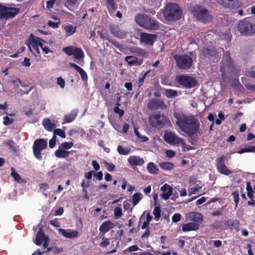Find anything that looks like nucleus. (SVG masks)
Here are the masks:
<instances>
[{"label": "nucleus", "instance_id": "nucleus-60", "mask_svg": "<svg viewBox=\"0 0 255 255\" xmlns=\"http://www.w3.org/2000/svg\"><path fill=\"white\" fill-rule=\"evenodd\" d=\"M146 54V52L145 51V50L138 47L136 54L141 56H145Z\"/></svg>", "mask_w": 255, "mask_h": 255}, {"label": "nucleus", "instance_id": "nucleus-54", "mask_svg": "<svg viewBox=\"0 0 255 255\" xmlns=\"http://www.w3.org/2000/svg\"><path fill=\"white\" fill-rule=\"evenodd\" d=\"M114 112L119 114L120 117H122L124 114V111L120 109L118 107H115L114 109Z\"/></svg>", "mask_w": 255, "mask_h": 255}, {"label": "nucleus", "instance_id": "nucleus-16", "mask_svg": "<svg viewBox=\"0 0 255 255\" xmlns=\"http://www.w3.org/2000/svg\"><path fill=\"white\" fill-rule=\"evenodd\" d=\"M128 162L130 166H141L144 164V159L139 156L130 155L128 158Z\"/></svg>", "mask_w": 255, "mask_h": 255}, {"label": "nucleus", "instance_id": "nucleus-22", "mask_svg": "<svg viewBox=\"0 0 255 255\" xmlns=\"http://www.w3.org/2000/svg\"><path fill=\"white\" fill-rule=\"evenodd\" d=\"M125 61L129 66L140 65L142 63V60H139L133 56H128L125 57Z\"/></svg>", "mask_w": 255, "mask_h": 255}, {"label": "nucleus", "instance_id": "nucleus-4", "mask_svg": "<svg viewBox=\"0 0 255 255\" xmlns=\"http://www.w3.org/2000/svg\"><path fill=\"white\" fill-rule=\"evenodd\" d=\"M193 14L197 20L203 23L209 22L212 19V16L208 10L201 6L194 7Z\"/></svg>", "mask_w": 255, "mask_h": 255}, {"label": "nucleus", "instance_id": "nucleus-25", "mask_svg": "<svg viewBox=\"0 0 255 255\" xmlns=\"http://www.w3.org/2000/svg\"><path fill=\"white\" fill-rule=\"evenodd\" d=\"M47 237H45L44 232L41 229H40L37 233L35 243L39 246L42 244L43 241H44Z\"/></svg>", "mask_w": 255, "mask_h": 255}, {"label": "nucleus", "instance_id": "nucleus-29", "mask_svg": "<svg viewBox=\"0 0 255 255\" xmlns=\"http://www.w3.org/2000/svg\"><path fill=\"white\" fill-rule=\"evenodd\" d=\"M65 6L69 10L73 11L78 6V0H66Z\"/></svg>", "mask_w": 255, "mask_h": 255}, {"label": "nucleus", "instance_id": "nucleus-15", "mask_svg": "<svg viewBox=\"0 0 255 255\" xmlns=\"http://www.w3.org/2000/svg\"><path fill=\"white\" fill-rule=\"evenodd\" d=\"M147 106L151 110H155L158 109H165L166 108V106L165 105L163 101L155 99L149 101Z\"/></svg>", "mask_w": 255, "mask_h": 255}, {"label": "nucleus", "instance_id": "nucleus-31", "mask_svg": "<svg viewBox=\"0 0 255 255\" xmlns=\"http://www.w3.org/2000/svg\"><path fill=\"white\" fill-rule=\"evenodd\" d=\"M130 150L131 149L130 147H124L121 145H119L117 148V151L118 153L121 155H128L130 152Z\"/></svg>", "mask_w": 255, "mask_h": 255}, {"label": "nucleus", "instance_id": "nucleus-1", "mask_svg": "<svg viewBox=\"0 0 255 255\" xmlns=\"http://www.w3.org/2000/svg\"><path fill=\"white\" fill-rule=\"evenodd\" d=\"M176 124L179 128L189 136L199 133L200 123L194 116L178 112L174 114Z\"/></svg>", "mask_w": 255, "mask_h": 255}, {"label": "nucleus", "instance_id": "nucleus-43", "mask_svg": "<svg viewBox=\"0 0 255 255\" xmlns=\"http://www.w3.org/2000/svg\"><path fill=\"white\" fill-rule=\"evenodd\" d=\"M234 201L235 203V207H237L239 201V193L237 191H235L232 193Z\"/></svg>", "mask_w": 255, "mask_h": 255}, {"label": "nucleus", "instance_id": "nucleus-27", "mask_svg": "<svg viewBox=\"0 0 255 255\" xmlns=\"http://www.w3.org/2000/svg\"><path fill=\"white\" fill-rule=\"evenodd\" d=\"M42 125L45 129L48 131H52L55 128V124L52 123L51 121L47 118L43 119Z\"/></svg>", "mask_w": 255, "mask_h": 255}, {"label": "nucleus", "instance_id": "nucleus-20", "mask_svg": "<svg viewBox=\"0 0 255 255\" xmlns=\"http://www.w3.org/2000/svg\"><path fill=\"white\" fill-rule=\"evenodd\" d=\"M58 232L64 237L70 239L76 238L78 235V232L77 231H71L70 230L59 229Z\"/></svg>", "mask_w": 255, "mask_h": 255}, {"label": "nucleus", "instance_id": "nucleus-40", "mask_svg": "<svg viewBox=\"0 0 255 255\" xmlns=\"http://www.w3.org/2000/svg\"><path fill=\"white\" fill-rule=\"evenodd\" d=\"M153 214L155 217V219L156 221H159V218L160 217V209L159 206L155 207Z\"/></svg>", "mask_w": 255, "mask_h": 255}, {"label": "nucleus", "instance_id": "nucleus-13", "mask_svg": "<svg viewBox=\"0 0 255 255\" xmlns=\"http://www.w3.org/2000/svg\"><path fill=\"white\" fill-rule=\"evenodd\" d=\"M225 157L221 156L217 159V167L218 171L223 174L229 175L231 171L225 165Z\"/></svg>", "mask_w": 255, "mask_h": 255}, {"label": "nucleus", "instance_id": "nucleus-5", "mask_svg": "<svg viewBox=\"0 0 255 255\" xmlns=\"http://www.w3.org/2000/svg\"><path fill=\"white\" fill-rule=\"evenodd\" d=\"M174 59L176 61L177 66L180 69H188L192 65L193 59L187 55H175Z\"/></svg>", "mask_w": 255, "mask_h": 255}, {"label": "nucleus", "instance_id": "nucleus-64", "mask_svg": "<svg viewBox=\"0 0 255 255\" xmlns=\"http://www.w3.org/2000/svg\"><path fill=\"white\" fill-rule=\"evenodd\" d=\"M22 65L25 67H29L30 65V59L28 58H25L22 62Z\"/></svg>", "mask_w": 255, "mask_h": 255}, {"label": "nucleus", "instance_id": "nucleus-59", "mask_svg": "<svg viewBox=\"0 0 255 255\" xmlns=\"http://www.w3.org/2000/svg\"><path fill=\"white\" fill-rule=\"evenodd\" d=\"M70 67H72L73 68H74L78 73L79 72H80V71L82 70V68H81L80 66H79L78 65H76V64L75 63H70L69 64Z\"/></svg>", "mask_w": 255, "mask_h": 255}, {"label": "nucleus", "instance_id": "nucleus-7", "mask_svg": "<svg viewBox=\"0 0 255 255\" xmlns=\"http://www.w3.org/2000/svg\"><path fill=\"white\" fill-rule=\"evenodd\" d=\"M41 42H44V40L39 37L34 36L32 34H30L28 46L29 50L35 56L40 53L38 46L40 47L41 45Z\"/></svg>", "mask_w": 255, "mask_h": 255}, {"label": "nucleus", "instance_id": "nucleus-57", "mask_svg": "<svg viewBox=\"0 0 255 255\" xmlns=\"http://www.w3.org/2000/svg\"><path fill=\"white\" fill-rule=\"evenodd\" d=\"M138 250V247L136 245H133L128 247L126 250L125 251V252H126V251H128V252H132L136 251Z\"/></svg>", "mask_w": 255, "mask_h": 255}, {"label": "nucleus", "instance_id": "nucleus-36", "mask_svg": "<svg viewBox=\"0 0 255 255\" xmlns=\"http://www.w3.org/2000/svg\"><path fill=\"white\" fill-rule=\"evenodd\" d=\"M165 94L168 98H174L177 96V92L172 89H165Z\"/></svg>", "mask_w": 255, "mask_h": 255}, {"label": "nucleus", "instance_id": "nucleus-39", "mask_svg": "<svg viewBox=\"0 0 255 255\" xmlns=\"http://www.w3.org/2000/svg\"><path fill=\"white\" fill-rule=\"evenodd\" d=\"M11 175L16 181L20 182L21 177L13 167H11Z\"/></svg>", "mask_w": 255, "mask_h": 255}, {"label": "nucleus", "instance_id": "nucleus-24", "mask_svg": "<svg viewBox=\"0 0 255 255\" xmlns=\"http://www.w3.org/2000/svg\"><path fill=\"white\" fill-rule=\"evenodd\" d=\"M199 228L198 225L194 222H190L185 224L182 226V229L184 232L195 231Z\"/></svg>", "mask_w": 255, "mask_h": 255}, {"label": "nucleus", "instance_id": "nucleus-11", "mask_svg": "<svg viewBox=\"0 0 255 255\" xmlns=\"http://www.w3.org/2000/svg\"><path fill=\"white\" fill-rule=\"evenodd\" d=\"M164 139L169 144L174 145L184 144L183 140L172 132H166L164 135Z\"/></svg>", "mask_w": 255, "mask_h": 255}, {"label": "nucleus", "instance_id": "nucleus-8", "mask_svg": "<svg viewBox=\"0 0 255 255\" xmlns=\"http://www.w3.org/2000/svg\"><path fill=\"white\" fill-rule=\"evenodd\" d=\"M47 146V140L43 139H36L33 145V151L34 156L39 160L42 159L41 152Z\"/></svg>", "mask_w": 255, "mask_h": 255}, {"label": "nucleus", "instance_id": "nucleus-10", "mask_svg": "<svg viewBox=\"0 0 255 255\" xmlns=\"http://www.w3.org/2000/svg\"><path fill=\"white\" fill-rule=\"evenodd\" d=\"M177 82L186 88H191L196 85L195 78L185 75H181L176 77Z\"/></svg>", "mask_w": 255, "mask_h": 255}, {"label": "nucleus", "instance_id": "nucleus-55", "mask_svg": "<svg viewBox=\"0 0 255 255\" xmlns=\"http://www.w3.org/2000/svg\"><path fill=\"white\" fill-rule=\"evenodd\" d=\"M49 147L51 148H53L56 144V136L53 135V137L49 140Z\"/></svg>", "mask_w": 255, "mask_h": 255}, {"label": "nucleus", "instance_id": "nucleus-61", "mask_svg": "<svg viewBox=\"0 0 255 255\" xmlns=\"http://www.w3.org/2000/svg\"><path fill=\"white\" fill-rule=\"evenodd\" d=\"M13 83H19V85L22 87H25L26 86V84L21 80H20L18 78H15L12 81Z\"/></svg>", "mask_w": 255, "mask_h": 255}, {"label": "nucleus", "instance_id": "nucleus-63", "mask_svg": "<svg viewBox=\"0 0 255 255\" xmlns=\"http://www.w3.org/2000/svg\"><path fill=\"white\" fill-rule=\"evenodd\" d=\"M166 155L167 157L171 158L175 155V152L172 150H167L166 151Z\"/></svg>", "mask_w": 255, "mask_h": 255}, {"label": "nucleus", "instance_id": "nucleus-42", "mask_svg": "<svg viewBox=\"0 0 255 255\" xmlns=\"http://www.w3.org/2000/svg\"><path fill=\"white\" fill-rule=\"evenodd\" d=\"M63 251V249L62 248H58L57 247H53L52 248H48L46 252H52L54 253L58 254L61 253Z\"/></svg>", "mask_w": 255, "mask_h": 255}, {"label": "nucleus", "instance_id": "nucleus-26", "mask_svg": "<svg viewBox=\"0 0 255 255\" xmlns=\"http://www.w3.org/2000/svg\"><path fill=\"white\" fill-rule=\"evenodd\" d=\"M202 186L203 184L200 181H196L194 185H191L190 194H194L199 192L202 188Z\"/></svg>", "mask_w": 255, "mask_h": 255}, {"label": "nucleus", "instance_id": "nucleus-41", "mask_svg": "<svg viewBox=\"0 0 255 255\" xmlns=\"http://www.w3.org/2000/svg\"><path fill=\"white\" fill-rule=\"evenodd\" d=\"M75 47L72 46H68L66 47H64L63 49V51L66 53L68 55H71L73 54L74 51L75 50Z\"/></svg>", "mask_w": 255, "mask_h": 255}, {"label": "nucleus", "instance_id": "nucleus-47", "mask_svg": "<svg viewBox=\"0 0 255 255\" xmlns=\"http://www.w3.org/2000/svg\"><path fill=\"white\" fill-rule=\"evenodd\" d=\"M73 143L72 142H64L61 144L60 147L63 149H69L73 146Z\"/></svg>", "mask_w": 255, "mask_h": 255}, {"label": "nucleus", "instance_id": "nucleus-45", "mask_svg": "<svg viewBox=\"0 0 255 255\" xmlns=\"http://www.w3.org/2000/svg\"><path fill=\"white\" fill-rule=\"evenodd\" d=\"M104 164L107 169L109 171H112L114 170L115 166L112 163H109L106 161H104Z\"/></svg>", "mask_w": 255, "mask_h": 255}, {"label": "nucleus", "instance_id": "nucleus-56", "mask_svg": "<svg viewBox=\"0 0 255 255\" xmlns=\"http://www.w3.org/2000/svg\"><path fill=\"white\" fill-rule=\"evenodd\" d=\"M113 43L114 44V46L119 48L121 52L124 51L125 46L124 45H121L117 41H113Z\"/></svg>", "mask_w": 255, "mask_h": 255}, {"label": "nucleus", "instance_id": "nucleus-12", "mask_svg": "<svg viewBox=\"0 0 255 255\" xmlns=\"http://www.w3.org/2000/svg\"><path fill=\"white\" fill-rule=\"evenodd\" d=\"M0 17L5 19L11 18L14 17L19 10L17 8L2 6Z\"/></svg>", "mask_w": 255, "mask_h": 255}, {"label": "nucleus", "instance_id": "nucleus-30", "mask_svg": "<svg viewBox=\"0 0 255 255\" xmlns=\"http://www.w3.org/2000/svg\"><path fill=\"white\" fill-rule=\"evenodd\" d=\"M217 2L227 7L234 6L235 0H216Z\"/></svg>", "mask_w": 255, "mask_h": 255}, {"label": "nucleus", "instance_id": "nucleus-52", "mask_svg": "<svg viewBox=\"0 0 255 255\" xmlns=\"http://www.w3.org/2000/svg\"><path fill=\"white\" fill-rule=\"evenodd\" d=\"M181 219V215L179 213L174 214L172 217V220L173 222L176 223L179 222Z\"/></svg>", "mask_w": 255, "mask_h": 255}, {"label": "nucleus", "instance_id": "nucleus-23", "mask_svg": "<svg viewBox=\"0 0 255 255\" xmlns=\"http://www.w3.org/2000/svg\"><path fill=\"white\" fill-rule=\"evenodd\" d=\"M78 111L77 110H72L70 113L65 115L64 121L65 122L63 123H71L73 122L76 118Z\"/></svg>", "mask_w": 255, "mask_h": 255}, {"label": "nucleus", "instance_id": "nucleus-49", "mask_svg": "<svg viewBox=\"0 0 255 255\" xmlns=\"http://www.w3.org/2000/svg\"><path fill=\"white\" fill-rule=\"evenodd\" d=\"M134 133L141 141H145L148 140V138L146 136L140 135L136 129H134Z\"/></svg>", "mask_w": 255, "mask_h": 255}, {"label": "nucleus", "instance_id": "nucleus-34", "mask_svg": "<svg viewBox=\"0 0 255 255\" xmlns=\"http://www.w3.org/2000/svg\"><path fill=\"white\" fill-rule=\"evenodd\" d=\"M73 55H74V57L76 59L83 58L84 56V54L81 48L76 47Z\"/></svg>", "mask_w": 255, "mask_h": 255}, {"label": "nucleus", "instance_id": "nucleus-32", "mask_svg": "<svg viewBox=\"0 0 255 255\" xmlns=\"http://www.w3.org/2000/svg\"><path fill=\"white\" fill-rule=\"evenodd\" d=\"M64 30L66 32V36H69L73 34L74 33H75L76 31V28L72 25L68 24L65 26Z\"/></svg>", "mask_w": 255, "mask_h": 255}, {"label": "nucleus", "instance_id": "nucleus-58", "mask_svg": "<svg viewBox=\"0 0 255 255\" xmlns=\"http://www.w3.org/2000/svg\"><path fill=\"white\" fill-rule=\"evenodd\" d=\"M44 42H45L44 41ZM40 47L42 49V51L46 54H47L49 52H52V51H50L47 46L43 45V42H41V45H40Z\"/></svg>", "mask_w": 255, "mask_h": 255}, {"label": "nucleus", "instance_id": "nucleus-35", "mask_svg": "<svg viewBox=\"0 0 255 255\" xmlns=\"http://www.w3.org/2000/svg\"><path fill=\"white\" fill-rule=\"evenodd\" d=\"M160 168L165 170H171L173 169L174 167V165L172 163L170 162H162L159 165Z\"/></svg>", "mask_w": 255, "mask_h": 255}, {"label": "nucleus", "instance_id": "nucleus-48", "mask_svg": "<svg viewBox=\"0 0 255 255\" xmlns=\"http://www.w3.org/2000/svg\"><path fill=\"white\" fill-rule=\"evenodd\" d=\"M54 135H58L62 138L65 137V134L64 131L59 128L56 129L54 131Z\"/></svg>", "mask_w": 255, "mask_h": 255}, {"label": "nucleus", "instance_id": "nucleus-28", "mask_svg": "<svg viewBox=\"0 0 255 255\" xmlns=\"http://www.w3.org/2000/svg\"><path fill=\"white\" fill-rule=\"evenodd\" d=\"M69 154L70 151L65 150L60 147L55 152V156L58 158H65L68 156Z\"/></svg>", "mask_w": 255, "mask_h": 255}, {"label": "nucleus", "instance_id": "nucleus-6", "mask_svg": "<svg viewBox=\"0 0 255 255\" xmlns=\"http://www.w3.org/2000/svg\"><path fill=\"white\" fill-rule=\"evenodd\" d=\"M151 125L154 127L161 128L163 126H170L169 119L163 115L156 114L149 118Z\"/></svg>", "mask_w": 255, "mask_h": 255}, {"label": "nucleus", "instance_id": "nucleus-21", "mask_svg": "<svg viewBox=\"0 0 255 255\" xmlns=\"http://www.w3.org/2000/svg\"><path fill=\"white\" fill-rule=\"evenodd\" d=\"M114 227V224L112 221L108 220L102 224L99 228V231L101 232L106 233Z\"/></svg>", "mask_w": 255, "mask_h": 255}, {"label": "nucleus", "instance_id": "nucleus-38", "mask_svg": "<svg viewBox=\"0 0 255 255\" xmlns=\"http://www.w3.org/2000/svg\"><path fill=\"white\" fill-rule=\"evenodd\" d=\"M255 152V146H251L248 147L241 149L238 151V153L242 154L245 152Z\"/></svg>", "mask_w": 255, "mask_h": 255}, {"label": "nucleus", "instance_id": "nucleus-53", "mask_svg": "<svg viewBox=\"0 0 255 255\" xmlns=\"http://www.w3.org/2000/svg\"><path fill=\"white\" fill-rule=\"evenodd\" d=\"M57 83L61 88H64L65 85L64 80L61 77H58L57 80Z\"/></svg>", "mask_w": 255, "mask_h": 255}, {"label": "nucleus", "instance_id": "nucleus-19", "mask_svg": "<svg viewBox=\"0 0 255 255\" xmlns=\"http://www.w3.org/2000/svg\"><path fill=\"white\" fill-rule=\"evenodd\" d=\"M186 217L189 220L198 223H200L203 221L202 215L196 212H190L186 215Z\"/></svg>", "mask_w": 255, "mask_h": 255}, {"label": "nucleus", "instance_id": "nucleus-46", "mask_svg": "<svg viewBox=\"0 0 255 255\" xmlns=\"http://www.w3.org/2000/svg\"><path fill=\"white\" fill-rule=\"evenodd\" d=\"M114 215L116 218L118 219L122 215V209L120 207H116L114 209Z\"/></svg>", "mask_w": 255, "mask_h": 255}, {"label": "nucleus", "instance_id": "nucleus-14", "mask_svg": "<svg viewBox=\"0 0 255 255\" xmlns=\"http://www.w3.org/2000/svg\"><path fill=\"white\" fill-rule=\"evenodd\" d=\"M110 30L115 37L121 39L125 38L128 34L127 32L121 29L118 26L114 24H110Z\"/></svg>", "mask_w": 255, "mask_h": 255}, {"label": "nucleus", "instance_id": "nucleus-33", "mask_svg": "<svg viewBox=\"0 0 255 255\" xmlns=\"http://www.w3.org/2000/svg\"><path fill=\"white\" fill-rule=\"evenodd\" d=\"M148 171L151 174H156L158 171V168L156 167L153 162H149L147 166Z\"/></svg>", "mask_w": 255, "mask_h": 255}, {"label": "nucleus", "instance_id": "nucleus-18", "mask_svg": "<svg viewBox=\"0 0 255 255\" xmlns=\"http://www.w3.org/2000/svg\"><path fill=\"white\" fill-rule=\"evenodd\" d=\"M160 190L162 191L160 196L165 200L169 199L172 194V188L167 184H165L161 186Z\"/></svg>", "mask_w": 255, "mask_h": 255}, {"label": "nucleus", "instance_id": "nucleus-37", "mask_svg": "<svg viewBox=\"0 0 255 255\" xmlns=\"http://www.w3.org/2000/svg\"><path fill=\"white\" fill-rule=\"evenodd\" d=\"M142 195L141 193H136L132 196V203L133 206H135L141 199Z\"/></svg>", "mask_w": 255, "mask_h": 255}, {"label": "nucleus", "instance_id": "nucleus-3", "mask_svg": "<svg viewBox=\"0 0 255 255\" xmlns=\"http://www.w3.org/2000/svg\"><path fill=\"white\" fill-rule=\"evenodd\" d=\"M136 23L141 27L150 30H156L159 27L157 21L151 19L146 14H138L135 17Z\"/></svg>", "mask_w": 255, "mask_h": 255}, {"label": "nucleus", "instance_id": "nucleus-44", "mask_svg": "<svg viewBox=\"0 0 255 255\" xmlns=\"http://www.w3.org/2000/svg\"><path fill=\"white\" fill-rule=\"evenodd\" d=\"M110 239L108 238H106L105 237L102 238V241L100 244V246L102 248H106L108 245H110Z\"/></svg>", "mask_w": 255, "mask_h": 255}, {"label": "nucleus", "instance_id": "nucleus-17", "mask_svg": "<svg viewBox=\"0 0 255 255\" xmlns=\"http://www.w3.org/2000/svg\"><path fill=\"white\" fill-rule=\"evenodd\" d=\"M140 41L146 44L151 45L156 40V36L147 33H140Z\"/></svg>", "mask_w": 255, "mask_h": 255}, {"label": "nucleus", "instance_id": "nucleus-51", "mask_svg": "<svg viewBox=\"0 0 255 255\" xmlns=\"http://www.w3.org/2000/svg\"><path fill=\"white\" fill-rule=\"evenodd\" d=\"M13 121L12 118H9L7 116H5L3 117V123L5 126H8L12 124Z\"/></svg>", "mask_w": 255, "mask_h": 255}, {"label": "nucleus", "instance_id": "nucleus-62", "mask_svg": "<svg viewBox=\"0 0 255 255\" xmlns=\"http://www.w3.org/2000/svg\"><path fill=\"white\" fill-rule=\"evenodd\" d=\"M92 165L93 166L95 170L98 171L100 169V165L96 160H93L92 161Z\"/></svg>", "mask_w": 255, "mask_h": 255}, {"label": "nucleus", "instance_id": "nucleus-50", "mask_svg": "<svg viewBox=\"0 0 255 255\" xmlns=\"http://www.w3.org/2000/svg\"><path fill=\"white\" fill-rule=\"evenodd\" d=\"M79 74L81 76V79L83 80L84 82H87L88 81V75L85 72V71L82 69L80 72H79Z\"/></svg>", "mask_w": 255, "mask_h": 255}, {"label": "nucleus", "instance_id": "nucleus-2", "mask_svg": "<svg viewBox=\"0 0 255 255\" xmlns=\"http://www.w3.org/2000/svg\"><path fill=\"white\" fill-rule=\"evenodd\" d=\"M182 10L176 3H169L166 4L162 13H157V17L161 21H175L180 19Z\"/></svg>", "mask_w": 255, "mask_h": 255}, {"label": "nucleus", "instance_id": "nucleus-9", "mask_svg": "<svg viewBox=\"0 0 255 255\" xmlns=\"http://www.w3.org/2000/svg\"><path fill=\"white\" fill-rule=\"evenodd\" d=\"M238 28L243 34H250L255 32V26L247 20L241 21L239 23Z\"/></svg>", "mask_w": 255, "mask_h": 255}]
</instances>
